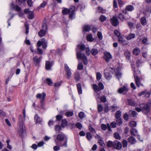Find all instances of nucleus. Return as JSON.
Segmentation results:
<instances>
[{"label": "nucleus", "mask_w": 151, "mask_h": 151, "mask_svg": "<svg viewBox=\"0 0 151 151\" xmlns=\"http://www.w3.org/2000/svg\"><path fill=\"white\" fill-rule=\"evenodd\" d=\"M76 55L77 58L81 59L85 65H86L88 63L87 59L84 53L81 52H77Z\"/></svg>", "instance_id": "f257e3e1"}, {"label": "nucleus", "mask_w": 151, "mask_h": 151, "mask_svg": "<svg viewBox=\"0 0 151 151\" xmlns=\"http://www.w3.org/2000/svg\"><path fill=\"white\" fill-rule=\"evenodd\" d=\"M139 106L141 108L142 111L145 114H147L150 111V106L147 104L142 103L140 104Z\"/></svg>", "instance_id": "f03ea898"}, {"label": "nucleus", "mask_w": 151, "mask_h": 151, "mask_svg": "<svg viewBox=\"0 0 151 151\" xmlns=\"http://www.w3.org/2000/svg\"><path fill=\"white\" fill-rule=\"evenodd\" d=\"M110 22L112 25L114 26H117L119 24V20L116 17L114 16L110 19Z\"/></svg>", "instance_id": "7ed1b4c3"}, {"label": "nucleus", "mask_w": 151, "mask_h": 151, "mask_svg": "<svg viewBox=\"0 0 151 151\" xmlns=\"http://www.w3.org/2000/svg\"><path fill=\"white\" fill-rule=\"evenodd\" d=\"M24 12L25 14H28V17L29 19H32L34 18V12L29 11V9H25Z\"/></svg>", "instance_id": "20e7f679"}, {"label": "nucleus", "mask_w": 151, "mask_h": 151, "mask_svg": "<svg viewBox=\"0 0 151 151\" xmlns=\"http://www.w3.org/2000/svg\"><path fill=\"white\" fill-rule=\"evenodd\" d=\"M122 147V143L118 141H115L113 142V147L116 150H120Z\"/></svg>", "instance_id": "39448f33"}, {"label": "nucleus", "mask_w": 151, "mask_h": 151, "mask_svg": "<svg viewBox=\"0 0 151 151\" xmlns=\"http://www.w3.org/2000/svg\"><path fill=\"white\" fill-rule=\"evenodd\" d=\"M65 70L67 78L69 79L71 76L72 73L70 69L66 64H65Z\"/></svg>", "instance_id": "423d86ee"}, {"label": "nucleus", "mask_w": 151, "mask_h": 151, "mask_svg": "<svg viewBox=\"0 0 151 151\" xmlns=\"http://www.w3.org/2000/svg\"><path fill=\"white\" fill-rule=\"evenodd\" d=\"M104 58L107 62H109L110 60L112 58V57L110 53L108 52H106L104 53Z\"/></svg>", "instance_id": "0eeeda50"}, {"label": "nucleus", "mask_w": 151, "mask_h": 151, "mask_svg": "<svg viewBox=\"0 0 151 151\" xmlns=\"http://www.w3.org/2000/svg\"><path fill=\"white\" fill-rule=\"evenodd\" d=\"M24 126H19L20 129L18 131V133L19 135L22 137H24L26 135L25 130L24 129Z\"/></svg>", "instance_id": "6e6552de"}, {"label": "nucleus", "mask_w": 151, "mask_h": 151, "mask_svg": "<svg viewBox=\"0 0 151 151\" xmlns=\"http://www.w3.org/2000/svg\"><path fill=\"white\" fill-rule=\"evenodd\" d=\"M42 58V56H40L39 58H38L37 56H35L33 58V60L34 62V63L36 65H37L40 63Z\"/></svg>", "instance_id": "1a4fd4ad"}, {"label": "nucleus", "mask_w": 151, "mask_h": 151, "mask_svg": "<svg viewBox=\"0 0 151 151\" xmlns=\"http://www.w3.org/2000/svg\"><path fill=\"white\" fill-rule=\"evenodd\" d=\"M127 85H124L123 88H121L119 89L118 92L120 93H122L123 92H127L128 89L127 88Z\"/></svg>", "instance_id": "9d476101"}, {"label": "nucleus", "mask_w": 151, "mask_h": 151, "mask_svg": "<svg viewBox=\"0 0 151 151\" xmlns=\"http://www.w3.org/2000/svg\"><path fill=\"white\" fill-rule=\"evenodd\" d=\"M135 79L136 84L138 87H139L141 86H143V85L141 82L140 78L138 76H136Z\"/></svg>", "instance_id": "9b49d317"}, {"label": "nucleus", "mask_w": 151, "mask_h": 151, "mask_svg": "<svg viewBox=\"0 0 151 151\" xmlns=\"http://www.w3.org/2000/svg\"><path fill=\"white\" fill-rule=\"evenodd\" d=\"M25 118H24V117L23 118L22 115H20L19 116V126H24L23 123V122Z\"/></svg>", "instance_id": "f8f14e48"}, {"label": "nucleus", "mask_w": 151, "mask_h": 151, "mask_svg": "<svg viewBox=\"0 0 151 151\" xmlns=\"http://www.w3.org/2000/svg\"><path fill=\"white\" fill-rule=\"evenodd\" d=\"M65 137L63 134H61L58 135L56 139L58 140L61 141L65 139Z\"/></svg>", "instance_id": "ddd939ff"}, {"label": "nucleus", "mask_w": 151, "mask_h": 151, "mask_svg": "<svg viewBox=\"0 0 151 151\" xmlns=\"http://www.w3.org/2000/svg\"><path fill=\"white\" fill-rule=\"evenodd\" d=\"M129 142L131 144H134L136 142L135 138L132 136H130L128 139Z\"/></svg>", "instance_id": "4468645a"}, {"label": "nucleus", "mask_w": 151, "mask_h": 151, "mask_svg": "<svg viewBox=\"0 0 151 151\" xmlns=\"http://www.w3.org/2000/svg\"><path fill=\"white\" fill-rule=\"evenodd\" d=\"M45 43H47V42H46V40L44 38H43L41 39V41H38L37 45V46L39 47H40L42 45V44H45Z\"/></svg>", "instance_id": "2eb2a0df"}, {"label": "nucleus", "mask_w": 151, "mask_h": 151, "mask_svg": "<svg viewBox=\"0 0 151 151\" xmlns=\"http://www.w3.org/2000/svg\"><path fill=\"white\" fill-rule=\"evenodd\" d=\"M52 62H50L49 61H47L45 63V68L47 70L50 69L52 65Z\"/></svg>", "instance_id": "dca6fc26"}, {"label": "nucleus", "mask_w": 151, "mask_h": 151, "mask_svg": "<svg viewBox=\"0 0 151 151\" xmlns=\"http://www.w3.org/2000/svg\"><path fill=\"white\" fill-rule=\"evenodd\" d=\"M35 120L36 122L38 124H40L42 121V119L37 114L35 115Z\"/></svg>", "instance_id": "f3484780"}, {"label": "nucleus", "mask_w": 151, "mask_h": 151, "mask_svg": "<svg viewBox=\"0 0 151 151\" xmlns=\"http://www.w3.org/2000/svg\"><path fill=\"white\" fill-rule=\"evenodd\" d=\"M130 132V133L132 135L135 136L138 135L137 131V129L134 128H132L131 129Z\"/></svg>", "instance_id": "a211bd4d"}, {"label": "nucleus", "mask_w": 151, "mask_h": 151, "mask_svg": "<svg viewBox=\"0 0 151 151\" xmlns=\"http://www.w3.org/2000/svg\"><path fill=\"white\" fill-rule=\"evenodd\" d=\"M133 53L135 55H137L139 54L140 53L139 49L137 48H135L133 50Z\"/></svg>", "instance_id": "6ab92c4d"}, {"label": "nucleus", "mask_w": 151, "mask_h": 151, "mask_svg": "<svg viewBox=\"0 0 151 151\" xmlns=\"http://www.w3.org/2000/svg\"><path fill=\"white\" fill-rule=\"evenodd\" d=\"M46 31V30L42 29L38 32V35L40 37L44 36H45Z\"/></svg>", "instance_id": "aec40b11"}, {"label": "nucleus", "mask_w": 151, "mask_h": 151, "mask_svg": "<svg viewBox=\"0 0 151 151\" xmlns=\"http://www.w3.org/2000/svg\"><path fill=\"white\" fill-rule=\"evenodd\" d=\"M77 88L79 94H80L82 93V90L81 85L80 83H78L77 84Z\"/></svg>", "instance_id": "412c9836"}, {"label": "nucleus", "mask_w": 151, "mask_h": 151, "mask_svg": "<svg viewBox=\"0 0 151 151\" xmlns=\"http://www.w3.org/2000/svg\"><path fill=\"white\" fill-rule=\"evenodd\" d=\"M74 78L77 81H78L80 80V76L79 72H76L75 73Z\"/></svg>", "instance_id": "4be33fe9"}, {"label": "nucleus", "mask_w": 151, "mask_h": 151, "mask_svg": "<svg viewBox=\"0 0 151 151\" xmlns=\"http://www.w3.org/2000/svg\"><path fill=\"white\" fill-rule=\"evenodd\" d=\"M128 103L129 105L132 106H135L137 105V104L134 101L131 99L127 100Z\"/></svg>", "instance_id": "5701e85b"}, {"label": "nucleus", "mask_w": 151, "mask_h": 151, "mask_svg": "<svg viewBox=\"0 0 151 151\" xmlns=\"http://www.w3.org/2000/svg\"><path fill=\"white\" fill-rule=\"evenodd\" d=\"M11 6L14 9L17 11H20L21 10V8L19 6H18L17 5L14 6V4H11Z\"/></svg>", "instance_id": "b1692460"}, {"label": "nucleus", "mask_w": 151, "mask_h": 151, "mask_svg": "<svg viewBox=\"0 0 151 151\" xmlns=\"http://www.w3.org/2000/svg\"><path fill=\"white\" fill-rule=\"evenodd\" d=\"M70 12V10L67 8H64L62 10V13L64 15L68 14Z\"/></svg>", "instance_id": "393cba45"}, {"label": "nucleus", "mask_w": 151, "mask_h": 151, "mask_svg": "<svg viewBox=\"0 0 151 151\" xmlns=\"http://www.w3.org/2000/svg\"><path fill=\"white\" fill-rule=\"evenodd\" d=\"M92 87L95 92L97 93L100 90L99 87L96 84H94L92 85Z\"/></svg>", "instance_id": "a878e982"}, {"label": "nucleus", "mask_w": 151, "mask_h": 151, "mask_svg": "<svg viewBox=\"0 0 151 151\" xmlns=\"http://www.w3.org/2000/svg\"><path fill=\"white\" fill-rule=\"evenodd\" d=\"M121 112L119 111H117L115 114V116L116 119L121 118Z\"/></svg>", "instance_id": "bb28decb"}, {"label": "nucleus", "mask_w": 151, "mask_h": 151, "mask_svg": "<svg viewBox=\"0 0 151 151\" xmlns=\"http://www.w3.org/2000/svg\"><path fill=\"white\" fill-rule=\"evenodd\" d=\"M135 36V35L134 34H130L128 36L126 37V38L128 40H130L134 38Z\"/></svg>", "instance_id": "cd10ccee"}, {"label": "nucleus", "mask_w": 151, "mask_h": 151, "mask_svg": "<svg viewBox=\"0 0 151 151\" xmlns=\"http://www.w3.org/2000/svg\"><path fill=\"white\" fill-rule=\"evenodd\" d=\"M141 24L143 25L146 24V20L145 17H143L141 18Z\"/></svg>", "instance_id": "c85d7f7f"}, {"label": "nucleus", "mask_w": 151, "mask_h": 151, "mask_svg": "<svg viewBox=\"0 0 151 151\" xmlns=\"http://www.w3.org/2000/svg\"><path fill=\"white\" fill-rule=\"evenodd\" d=\"M134 9V7L132 5H128L126 7V9L129 11H132Z\"/></svg>", "instance_id": "c756f323"}, {"label": "nucleus", "mask_w": 151, "mask_h": 151, "mask_svg": "<svg viewBox=\"0 0 151 151\" xmlns=\"http://www.w3.org/2000/svg\"><path fill=\"white\" fill-rule=\"evenodd\" d=\"M77 48L81 50H83L86 48L85 46L83 44L78 45L77 46Z\"/></svg>", "instance_id": "7c9ffc66"}, {"label": "nucleus", "mask_w": 151, "mask_h": 151, "mask_svg": "<svg viewBox=\"0 0 151 151\" xmlns=\"http://www.w3.org/2000/svg\"><path fill=\"white\" fill-rule=\"evenodd\" d=\"M91 52L93 55H95L98 53V50L96 49H93L91 50Z\"/></svg>", "instance_id": "2f4dec72"}, {"label": "nucleus", "mask_w": 151, "mask_h": 151, "mask_svg": "<svg viewBox=\"0 0 151 151\" xmlns=\"http://www.w3.org/2000/svg\"><path fill=\"white\" fill-rule=\"evenodd\" d=\"M73 114V111H67L65 113V115L67 117L72 116Z\"/></svg>", "instance_id": "473e14b6"}, {"label": "nucleus", "mask_w": 151, "mask_h": 151, "mask_svg": "<svg viewBox=\"0 0 151 151\" xmlns=\"http://www.w3.org/2000/svg\"><path fill=\"white\" fill-rule=\"evenodd\" d=\"M83 29L84 31L88 32L91 29L90 27L89 26L85 25L83 27Z\"/></svg>", "instance_id": "72a5a7b5"}, {"label": "nucleus", "mask_w": 151, "mask_h": 151, "mask_svg": "<svg viewBox=\"0 0 151 151\" xmlns=\"http://www.w3.org/2000/svg\"><path fill=\"white\" fill-rule=\"evenodd\" d=\"M129 124L130 126L132 128L135 127L137 126L136 122L134 121H132L130 122L129 123Z\"/></svg>", "instance_id": "f704fd0d"}, {"label": "nucleus", "mask_w": 151, "mask_h": 151, "mask_svg": "<svg viewBox=\"0 0 151 151\" xmlns=\"http://www.w3.org/2000/svg\"><path fill=\"white\" fill-rule=\"evenodd\" d=\"M62 124L61 126L62 127H64L67 126L68 122L65 119H63L62 121Z\"/></svg>", "instance_id": "c9c22d12"}, {"label": "nucleus", "mask_w": 151, "mask_h": 151, "mask_svg": "<svg viewBox=\"0 0 151 151\" xmlns=\"http://www.w3.org/2000/svg\"><path fill=\"white\" fill-rule=\"evenodd\" d=\"M87 40L89 41H92L94 39L92 37V35L90 34L88 35L87 36Z\"/></svg>", "instance_id": "e433bc0d"}, {"label": "nucleus", "mask_w": 151, "mask_h": 151, "mask_svg": "<svg viewBox=\"0 0 151 151\" xmlns=\"http://www.w3.org/2000/svg\"><path fill=\"white\" fill-rule=\"evenodd\" d=\"M116 119V122L117 124L119 126L122 123V122L121 118H119Z\"/></svg>", "instance_id": "4c0bfd02"}, {"label": "nucleus", "mask_w": 151, "mask_h": 151, "mask_svg": "<svg viewBox=\"0 0 151 151\" xmlns=\"http://www.w3.org/2000/svg\"><path fill=\"white\" fill-rule=\"evenodd\" d=\"M88 128L92 134H93L96 133L95 130L91 126L89 125L88 127Z\"/></svg>", "instance_id": "58836bf2"}, {"label": "nucleus", "mask_w": 151, "mask_h": 151, "mask_svg": "<svg viewBox=\"0 0 151 151\" xmlns=\"http://www.w3.org/2000/svg\"><path fill=\"white\" fill-rule=\"evenodd\" d=\"M124 55L127 59H129L130 57V52L129 51L126 50L125 52Z\"/></svg>", "instance_id": "ea45409f"}, {"label": "nucleus", "mask_w": 151, "mask_h": 151, "mask_svg": "<svg viewBox=\"0 0 151 151\" xmlns=\"http://www.w3.org/2000/svg\"><path fill=\"white\" fill-rule=\"evenodd\" d=\"M98 12L99 13H104L105 12V11L101 7H99L98 9Z\"/></svg>", "instance_id": "a19ab883"}, {"label": "nucleus", "mask_w": 151, "mask_h": 151, "mask_svg": "<svg viewBox=\"0 0 151 151\" xmlns=\"http://www.w3.org/2000/svg\"><path fill=\"white\" fill-rule=\"evenodd\" d=\"M114 137L116 139L119 140H120L121 139V137L118 132H116L114 133Z\"/></svg>", "instance_id": "79ce46f5"}, {"label": "nucleus", "mask_w": 151, "mask_h": 151, "mask_svg": "<svg viewBox=\"0 0 151 151\" xmlns=\"http://www.w3.org/2000/svg\"><path fill=\"white\" fill-rule=\"evenodd\" d=\"M78 116L79 118L81 119L84 118L85 116L84 113L82 111H81L79 113Z\"/></svg>", "instance_id": "37998d69"}, {"label": "nucleus", "mask_w": 151, "mask_h": 151, "mask_svg": "<svg viewBox=\"0 0 151 151\" xmlns=\"http://www.w3.org/2000/svg\"><path fill=\"white\" fill-rule=\"evenodd\" d=\"M118 39L119 42L121 43H124L126 42L125 40L121 37H119Z\"/></svg>", "instance_id": "c03bdc74"}, {"label": "nucleus", "mask_w": 151, "mask_h": 151, "mask_svg": "<svg viewBox=\"0 0 151 151\" xmlns=\"http://www.w3.org/2000/svg\"><path fill=\"white\" fill-rule=\"evenodd\" d=\"M86 137L88 140H90L92 138L91 134L90 132H87L86 133Z\"/></svg>", "instance_id": "a18cd8bd"}, {"label": "nucleus", "mask_w": 151, "mask_h": 151, "mask_svg": "<svg viewBox=\"0 0 151 151\" xmlns=\"http://www.w3.org/2000/svg\"><path fill=\"white\" fill-rule=\"evenodd\" d=\"M46 96V95L45 93L44 92H43L42 93V97L40 101V102L41 103H42L43 102L45 99Z\"/></svg>", "instance_id": "49530a36"}, {"label": "nucleus", "mask_w": 151, "mask_h": 151, "mask_svg": "<svg viewBox=\"0 0 151 151\" xmlns=\"http://www.w3.org/2000/svg\"><path fill=\"white\" fill-rule=\"evenodd\" d=\"M98 109L99 112H101L103 111V108L101 105L99 104L98 106Z\"/></svg>", "instance_id": "de8ad7c7"}, {"label": "nucleus", "mask_w": 151, "mask_h": 151, "mask_svg": "<svg viewBox=\"0 0 151 151\" xmlns=\"http://www.w3.org/2000/svg\"><path fill=\"white\" fill-rule=\"evenodd\" d=\"M122 143L123 144V146L124 147H127V142L126 140L125 139H123L122 141Z\"/></svg>", "instance_id": "09e8293b"}, {"label": "nucleus", "mask_w": 151, "mask_h": 151, "mask_svg": "<svg viewBox=\"0 0 151 151\" xmlns=\"http://www.w3.org/2000/svg\"><path fill=\"white\" fill-rule=\"evenodd\" d=\"M129 113L132 117H134L137 114V113L135 111H133L131 110Z\"/></svg>", "instance_id": "8fccbe9b"}, {"label": "nucleus", "mask_w": 151, "mask_h": 151, "mask_svg": "<svg viewBox=\"0 0 151 151\" xmlns=\"http://www.w3.org/2000/svg\"><path fill=\"white\" fill-rule=\"evenodd\" d=\"M106 17L103 15H101L100 18V20L102 22L105 21L106 20Z\"/></svg>", "instance_id": "3c124183"}, {"label": "nucleus", "mask_w": 151, "mask_h": 151, "mask_svg": "<svg viewBox=\"0 0 151 151\" xmlns=\"http://www.w3.org/2000/svg\"><path fill=\"white\" fill-rule=\"evenodd\" d=\"M100 99L101 101L103 103L106 102V98L104 96H101V97Z\"/></svg>", "instance_id": "603ef678"}, {"label": "nucleus", "mask_w": 151, "mask_h": 151, "mask_svg": "<svg viewBox=\"0 0 151 151\" xmlns=\"http://www.w3.org/2000/svg\"><path fill=\"white\" fill-rule=\"evenodd\" d=\"M61 129V127L59 125H56L55 126V130L56 131L59 132Z\"/></svg>", "instance_id": "864d4df0"}, {"label": "nucleus", "mask_w": 151, "mask_h": 151, "mask_svg": "<svg viewBox=\"0 0 151 151\" xmlns=\"http://www.w3.org/2000/svg\"><path fill=\"white\" fill-rule=\"evenodd\" d=\"M107 146L108 147H111L113 146V142L112 141H109L107 142Z\"/></svg>", "instance_id": "5fc2aeb1"}, {"label": "nucleus", "mask_w": 151, "mask_h": 151, "mask_svg": "<svg viewBox=\"0 0 151 151\" xmlns=\"http://www.w3.org/2000/svg\"><path fill=\"white\" fill-rule=\"evenodd\" d=\"M83 66L82 63H79L78 66V69L80 70H81L83 69Z\"/></svg>", "instance_id": "6e6d98bb"}, {"label": "nucleus", "mask_w": 151, "mask_h": 151, "mask_svg": "<svg viewBox=\"0 0 151 151\" xmlns=\"http://www.w3.org/2000/svg\"><path fill=\"white\" fill-rule=\"evenodd\" d=\"M98 87L100 90H102L104 88V86L101 82H99L98 84Z\"/></svg>", "instance_id": "4d7b16f0"}, {"label": "nucleus", "mask_w": 151, "mask_h": 151, "mask_svg": "<svg viewBox=\"0 0 151 151\" xmlns=\"http://www.w3.org/2000/svg\"><path fill=\"white\" fill-rule=\"evenodd\" d=\"M109 110V108L108 105L106 104H105L104 111L105 112H107Z\"/></svg>", "instance_id": "13d9d810"}, {"label": "nucleus", "mask_w": 151, "mask_h": 151, "mask_svg": "<svg viewBox=\"0 0 151 151\" xmlns=\"http://www.w3.org/2000/svg\"><path fill=\"white\" fill-rule=\"evenodd\" d=\"M101 75L99 72H98L96 74V78L97 80H99L101 78Z\"/></svg>", "instance_id": "bf43d9fd"}, {"label": "nucleus", "mask_w": 151, "mask_h": 151, "mask_svg": "<svg viewBox=\"0 0 151 151\" xmlns=\"http://www.w3.org/2000/svg\"><path fill=\"white\" fill-rule=\"evenodd\" d=\"M46 83L49 85H51L52 83V81L50 78H47L46 80Z\"/></svg>", "instance_id": "052dcab7"}, {"label": "nucleus", "mask_w": 151, "mask_h": 151, "mask_svg": "<svg viewBox=\"0 0 151 151\" xmlns=\"http://www.w3.org/2000/svg\"><path fill=\"white\" fill-rule=\"evenodd\" d=\"M70 12V13L69 14V17L70 18L72 19L73 16L74 14L75 11H74L73 10H72Z\"/></svg>", "instance_id": "680f3d73"}, {"label": "nucleus", "mask_w": 151, "mask_h": 151, "mask_svg": "<svg viewBox=\"0 0 151 151\" xmlns=\"http://www.w3.org/2000/svg\"><path fill=\"white\" fill-rule=\"evenodd\" d=\"M143 62V61L141 60H138L136 63V65L137 66L139 67V65Z\"/></svg>", "instance_id": "e2e57ef3"}, {"label": "nucleus", "mask_w": 151, "mask_h": 151, "mask_svg": "<svg viewBox=\"0 0 151 151\" xmlns=\"http://www.w3.org/2000/svg\"><path fill=\"white\" fill-rule=\"evenodd\" d=\"M76 126L79 129H81L82 127V124L79 122L76 123Z\"/></svg>", "instance_id": "0e129e2a"}, {"label": "nucleus", "mask_w": 151, "mask_h": 151, "mask_svg": "<svg viewBox=\"0 0 151 151\" xmlns=\"http://www.w3.org/2000/svg\"><path fill=\"white\" fill-rule=\"evenodd\" d=\"M85 50H86V54L88 55H89L91 53L89 48L88 47H87Z\"/></svg>", "instance_id": "69168bd1"}, {"label": "nucleus", "mask_w": 151, "mask_h": 151, "mask_svg": "<svg viewBox=\"0 0 151 151\" xmlns=\"http://www.w3.org/2000/svg\"><path fill=\"white\" fill-rule=\"evenodd\" d=\"M101 128L103 130H105L107 129L106 125L105 124H102L101 125Z\"/></svg>", "instance_id": "338daca9"}, {"label": "nucleus", "mask_w": 151, "mask_h": 151, "mask_svg": "<svg viewBox=\"0 0 151 151\" xmlns=\"http://www.w3.org/2000/svg\"><path fill=\"white\" fill-rule=\"evenodd\" d=\"M118 17L119 19L121 20H123L124 18V16L123 14L121 13H119L118 15Z\"/></svg>", "instance_id": "774afa93"}]
</instances>
